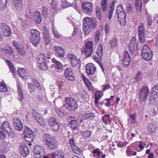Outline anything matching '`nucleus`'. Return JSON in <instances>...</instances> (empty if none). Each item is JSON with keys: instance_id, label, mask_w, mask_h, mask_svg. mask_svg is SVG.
Returning a JSON list of instances; mask_svg holds the SVG:
<instances>
[{"instance_id": "f257e3e1", "label": "nucleus", "mask_w": 158, "mask_h": 158, "mask_svg": "<svg viewBox=\"0 0 158 158\" xmlns=\"http://www.w3.org/2000/svg\"><path fill=\"white\" fill-rule=\"evenodd\" d=\"M83 30L84 34L88 35L97 26V22L95 19L86 17L83 19Z\"/></svg>"}, {"instance_id": "f03ea898", "label": "nucleus", "mask_w": 158, "mask_h": 158, "mask_svg": "<svg viewBox=\"0 0 158 158\" xmlns=\"http://www.w3.org/2000/svg\"><path fill=\"white\" fill-rule=\"evenodd\" d=\"M43 139L45 145L48 149L53 150L57 147V143L56 140L49 134H44L43 136Z\"/></svg>"}, {"instance_id": "7ed1b4c3", "label": "nucleus", "mask_w": 158, "mask_h": 158, "mask_svg": "<svg viewBox=\"0 0 158 158\" xmlns=\"http://www.w3.org/2000/svg\"><path fill=\"white\" fill-rule=\"evenodd\" d=\"M65 103H64L63 106L70 112H73L78 108V104L77 101L72 98L67 97L65 98Z\"/></svg>"}, {"instance_id": "20e7f679", "label": "nucleus", "mask_w": 158, "mask_h": 158, "mask_svg": "<svg viewBox=\"0 0 158 158\" xmlns=\"http://www.w3.org/2000/svg\"><path fill=\"white\" fill-rule=\"evenodd\" d=\"M40 33L37 30L33 29L31 30L30 34V40L31 43L35 46L39 43L41 39Z\"/></svg>"}, {"instance_id": "39448f33", "label": "nucleus", "mask_w": 158, "mask_h": 158, "mask_svg": "<svg viewBox=\"0 0 158 158\" xmlns=\"http://www.w3.org/2000/svg\"><path fill=\"white\" fill-rule=\"evenodd\" d=\"M47 121L52 131L55 132H57L59 131L60 125L55 118L51 117L48 119Z\"/></svg>"}, {"instance_id": "423d86ee", "label": "nucleus", "mask_w": 158, "mask_h": 158, "mask_svg": "<svg viewBox=\"0 0 158 158\" xmlns=\"http://www.w3.org/2000/svg\"><path fill=\"white\" fill-rule=\"evenodd\" d=\"M37 59V62L41 69L42 70H47L48 69L47 62L44 54H42L40 55Z\"/></svg>"}, {"instance_id": "0eeeda50", "label": "nucleus", "mask_w": 158, "mask_h": 158, "mask_svg": "<svg viewBox=\"0 0 158 158\" xmlns=\"http://www.w3.org/2000/svg\"><path fill=\"white\" fill-rule=\"evenodd\" d=\"M81 7L83 12L85 14L90 15L93 12L92 5L88 2H85L82 3Z\"/></svg>"}, {"instance_id": "6e6552de", "label": "nucleus", "mask_w": 158, "mask_h": 158, "mask_svg": "<svg viewBox=\"0 0 158 158\" xmlns=\"http://www.w3.org/2000/svg\"><path fill=\"white\" fill-rule=\"evenodd\" d=\"M2 126L7 133L8 136L10 138H14V132L10 127V125L7 121L3 122L2 123Z\"/></svg>"}, {"instance_id": "1a4fd4ad", "label": "nucleus", "mask_w": 158, "mask_h": 158, "mask_svg": "<svg viewBox=\"0 0 158 158\" xmlns=\"http://www.w3.org/2000/svg\"><path fill=\"white\" fill-rule=\"evenodd\" d=\"M149 93L148 87L146 86L143 87L140 91L139 98L142 101H146Z\"/></svg>"}, {"instance_id": "9d476101", "label": "nucleus", "mask_w": 158, "mask_h": 158, "mask_svg": "<svg viewBox=\"0 0 158 158\" xmlns=\"http://www.w3.org/2000/svg\"><path fill=\"white\" fill-rule=\"evenodd\" d=\"M33 152L35 158H40L44 155V149L41 148L40 146L36 145L34 148Z\"/></svg>"}, {"instance_id": "9b49d317", "label": "nucleus", "mask_w": 158, "mask_h": 158, "mask_svg": "<svg viewBox=\"0 0 158 158\" xmlns=\"http://www.w3.org/2000/svg\"><path fill=\"white\" fill-rule=\"evenodd\" d=\"M12 124L15 130L18 131L22 130L23 128V123L20 119L17 118H12Z\"/></svg>"}, {"instance_id": "f8f14e48", "label": "nucleus", "mask_w": 158, "mask_h": 158, "mask_svg": "<svg viewBox=\"0 0 158 158\" xmlns=\"http://www.w3.org/2000/svg\"><path fill=\"white\" fill-rule=\"evenodd\" d=\"M19 149L21 155L26 157L29 154V150L27 146L23 142L19 143Z\"/></svg>"}, {"instance_id": "ddd939ff", "label": "nucleus", "mask_w": 158, "mask_h": 158, "mask_svg": "<svg viewBox=\"0 0 158 158\" xmlns=\"http://www.w3.org/2000/svg\"><path fill=\"white\" fill-rule=\"evenodd\" d=\"M3 35L6 37H9L11 33V28L5 23H2L1 26Z\"/></svg>"}, {"instance_id": "4468645a", "label": "nucleus", "mask_w": 158, "mask_h": 158, "mask_svg": "<svg viewBox=\"0 0 158 158\" xmlns=\"http://www.w3.org/2000/svg\"><path fill=\"white\" fill-rule=\"evenodd\" d=\"M34 133L33 131L27 132H26V133L24 134V138L26 141L30 143L28 144L29 146L31 145V143L34 140Z\"/></svg>"}, {"instance_id": "2eb2a0df", "label": "nucleus", "mask_w": 158, "mask_h": 158, "mask_svg": "<svg viewBox=\"0 0 158 158\" xmlns=\"http://www.w3.org/2000/svg\"><path fill=\"white\" fill-rule=\"evenodd\" d=\"M33 117L34 119L41 126L44 125L43 118L40 114L37 113L36 111L35 110H33L32 111Z\"/></svg>"}, {"instance_id": "dca6fc26", "label": "nucleus", "mask_w": 158, "mask_h": 158, "mask_svg": "<svg viewBox=\"0 0 158 158\" xmlns=\"http://www.w3.org/2000/svg\"><path fill=\"white\" fill-rule=\"evenodd\" d=\"M131 59L128 52L126 51L124 52L123 64L124 67H128L130 62Z\"/></svg>"}, {"instance_id": "f3484780", "label": "nucleus", "mask_w": 158, "mask_h": 158, "mask_svg": "<svg viewBox=\"0 0 158 158\" xmlns=\"http://www.w3.org/2000/svg\"><path fill=\"white\" fill-rule=\"evenodd\" d=\"M64 75L69 80L73 81L75 80L72 70L69 68H67L65 70Z\"/></svg>"}, {"instance_id": "a211bd4d", "label": "nucleus", "mask_w": 158, "mask_h": 158, "mask_svg": "<svg viewBox=\"0 0 158 158\" xmlns=\"http://www.w3.org/2000/svg\"><path fill=\"white\" fill-rule=\"evenodd\" d=\"M96 71V68L92 64H87L86 67V72L87 75H93Z\"/></svg>"}, {"instance_id": "6ab92c4d", "label": "nucleus", "mask_w": 158, "mask_h": 158, "mask_svg": "<svg viewBox=\"0 0 158 158\" xmlns=\"http://www.w3.org/2000/svg\"><path fill=\"white\" fill-rule=\"evenodd\" d=\"M23 0H12V2L15 9L17 10H21L23 7L22 2Z\"/></svg>"}, {"instance_id": "aec40b11", "label": "nucleus", "mask_w": 158, "mask_h": 158, "mask_svg": "<svg viewBox=\"0 0 158 158\" xmlns=\"http://www.w3.org/2000/svg\"><path fill=\"white\" fill-rule=\"evenodd\" d=\"M68 59L71 61L73 67L76 66L78 62L77 57L75 55L71 54H69L68 55Z\"/></svg>"}, {"instance_id": "412c9836", "label": "nucleus", "mask_w": 158, "mask_h": 158, "mask_svg": "<svg viewBox=\"0 0 158 158\" xmlns=\"http://www.w3.org/2000/svg\"><path fill=\"white\" fill-rule=\"evenodd\" d=\"M136 39L134 37H133L130 43L128 48L130 53L131 55L133 54L134 52L135 48Z\"/></svg>"}, {"instance_id": "4be33fe9", "label": "nucleus", "mask_w": 158, "mask_h": 158, "mask_svg": "<svg viewBox=\"0 0 158 158\" xmlns=\"http://www.w3.org/2000/svg\"><path fill=\"white\" fill-rule=\"evenodd\" d=\"M52 158H64V152L60 150H57L53 152L52 155Z\"/></svg>"}, {"instance_id": "5701e85b", "label": "nucleus", "mask_w": 158, "mask_h": 158, "mask_svg": "<svg viewBox=\"0 0 158 158\" xmlns=\"http://www.w3.org/2000/svg\"><path fill=\"white\" fill-rule=\"evenodd\" d=\"M33 18L37 24L40 23L42 20L41 15L39 12L35 11L33 15Z\"/></svg>"}, {"instance_id": "b1692460", "label": "nucleus", "mask_w": 158, "mask_h": 158, "mask_svg": "<svg viewBox=\"0 0 158 158\" xmlns=\"http://www.w3.org/2000/svg\"><path fill=\"white\" fill-rule=\"evenodd\" d=\"M54 49L57 53L58 56L64 57V51L60 46H55Z\"/></svg>"}, {"instance_id": "393cba45", "label": "nucleus", "mask_w": 158, "mask_h": 158, "mask_svg": "<svg viewBox=\"0 0 158 158\" xmlns=\"http://www.w3.org/2000/svg\"><path fill=\"white\" fill-rule=\"evenodd\" d=\"M148 130L150 133H154L155 131L156 123L154 122L149 123L147 125Z\"/></svg>"}, {"instance_id": "a878e982", "label": "nucleus", "mask_w": 158, "mask_h": 158, "mask_svg": "<svg viewBox=\"0 0 158 158\" xmlns=\"http://www.w3.org/2000/svg\"><path fill=\"white\" fill-rule=\"evenodd\" d=\"M116 14H117V16H119L120 15L123 16L126 15L125 11L122 6L119 5L118 6L116 10Z\"/></svg>"}, {"instance_id": "bb28decb", "label": "nucleus", "mask_w": 158, "mask_h": 158, "mask_svg": "<svg viewBox=\"0 0 158 158\" xmlns=\"http://www.w3.org/2000/svg\"><path fill=\"white\" fill-rule=\"evenodd\" d=\"M141 56L142 58L146 61H149L151 60L152 56V52H151L148 53H142Z\"/></svg>"}, {"instance_id": "cd10ccee", "label": "nucleus", "mask_w": 158, "mask_h": 158, "mask_svg": "<svg viewBox=\"0 0 158 158\" xmlns=\"http://www.w3.org/2000/svg\"><path fill=\"white\" fill-rule=\"evenodd\" d=\"M69 125L70 127L74 130H77L79 128V123L77 120L70 121Z\"/></svg>"}, {"instance_id": "c85d7f7f", "label": "nucleus", "mask_w": 158, "mask_h": 158, "mask_svg": "<svg viewBox=\"0 0 158 158\" xmlns=\"http://www.w3.org/2000/svg\"><path fill=\"white\" fill-rule=\"evenodd\" d=\"M102 49L103 48L102 44H100L98 47L97 51L96 52V54L99 57V59L101 60H102Z\"/></svg>"}, {"instance_id": "c756f323", "label": "nucleus", "mask_w": 158, "mask_h": 158, "mask_svg": "<svg viewBox=\"0 0 158 158\" xmlns=\"http://www.w3.org/2000/svg\"><path fill=\"white\" fill-rule=\"evenodd\" d=\"M118 18V20L119 22L120 23V24L122 25L123 26L126 24V15H125V16H117Z\"/></svg>"}, {"instance_id": "7c9ffc66", "label": "nucleus", "mask_w": 158, "mask_h": 158, "mask_svg": "<svg viewBox=\"0 0 158 158\" xmlns=\"http://www.w3.org/2000/svg\"><path fill=\"white\" fill-rule=\"evenodd\" d=\"M7 0H0V10H4L6 8Z\"/></svg>"}, {"instance_id": "2f4dec72", "label": "nucleus", "mask_w": 158, "mask_h": 158, "mask_svg": "<svg viewBox=\"0 0 158 158\" xmlns=\"http://www.w3.org/2000/svg\"><path fill=\"white\" fill-rule=\"evenodd\" d=\"M101 35V34L100 30H97L95 33L94 39V41L96 44H97L100 40Z\"/></svg>"}, {"instance_id": "473e14b6", "label": "nucleus", "mask_w": 158, "mask_h": 158, "mask_svg": "<svg viewBox=\"0 0 158 158\" xmlns=\"http://www.w3.org/2000/svg\"><path fill=\"white\" fill-rule=\"evenodd\" d=\"M17 87L18 92L19 95V96L18 97V99L20 101H21L24 99L23 95L20 87V85H17Z\"/></svg>"}, {"instance_id": "72a5a7b5", "label": "nucleus", "mask_w": 158, "mask_h": 158, "mask_svg": "<svg viewBox=\"0 0 158 158\" xmlns=\"http://www.w3.org/2000/svg\"><path fill=\"white\" fill-rule=\"evenodd\" d=\"M110 117L108 115H105L102 118V121L105 124H107L111 122V120H110Z\"/></svg>"}, {"instance_id": "f704fd0d", "label": "nucleus", "mask_w": 158, "mask_h": 158, "mask_svg": "<svg viewBox=\"0 0 158 158\" xmlns=\"http://www.w3.org/2000/svg\"><path fill=\"white\" fill-rule=\"evenodd\" d=\"M142 0H136L135 2V6L136 10L140 11L142 9Z\"/></svg>"}, {"instance_id": "c9c22d12", "label": "nucleus", "mask_w": 158, "mask_h": 158, "mask_svg": "<svg viewBox=\"0 0 158 158\" xmlns=\"http://www.w3.org/2000/svg\"><path fill=\"white\" fill-rule=\"evenodd\" d=\"M16 50L19 53L23 56H25L26 53L25 50H24V47L22 45H20Z\"/></svg>"}, {"instance_id": "e433bc0d", "label": "nucleus", "mask_w": 158, "mask_h": 158, "mask_svg": "<svg viewBox=\"0 0 158 158\" xmlns=\"http://www.w3.org/2000/svg\"><path fill=\"white\" fill-rule=\"evenodd\" d=\"M158 98V95H150L149 97V104H152L155 102L156 99Z\"/></svg>"}, {"instance_id": "4c0bfd02", "label": "nucleus", "mask_w": 158, "mask_h": 158, "mask_svg": "<svg viewBox=\"0 0 158 158\" xmlns=\"http://www.w3.org/2000/svg\"><path fill=\"white\" fill-rule=\"evenodd\" d=\"M150 94L155 95H158V85H155L153 86L151 90Z\"/></svg>"}, {"instance_id": "58836bf2", "label": "nucleus", "mask_w": 158, "mask_h": 158, "mask_svg": "<svg viewBox=\"0 0 158 158\" xmlns=\"http://www.w3.org/2000/svg\"><path fill=\"white\" fill-rule=\"evenodd\" d=\"M95 10L97 18L100 21L101 20L102 16L101 15V10L99 6L97 7L96 8Z\"/></svg>"}, {"instance_id": "ea45409f", "label": "nucleus", "mask_w": 158, "mask_h": 158, "mask_svg": "<svg viewBox=\"0 0 158 158\" xmlns=\"http://www.w3.org/2000/svg\"><path fill=\"white\" fill-rule=\"evenodd\" d=\"M145 32L144 24L141 22L139 26L138 34L145 33Z\"/></svg>"}, {"instance_id": "a19ab883", "label": "nucleus", "mask_w": 158, "mask_h": 158, "mask_svg": "<svg viewBox=\"0 0 158 158\" xmlns=\"http://www.w3.org/2000/svg\"><path fill=\"white\" fill-rule=\"evenodd\" d=\"M18 73L19 76L23 78L25 76L26 74V70L24 68L18 69Z\"/></svg>"}, {"instance_id": "79ce46f5", "label": "nucleus", "mask_w": 158, "mask_h": 158, "mask_svg": "<svg viewBox=\"0 0 158 158\" xmlns=\"http://www.w3.org/2000/svg\"><path fill=\"white\" fill-rule=\"evenodd\" d=\"M92 134L91 131L89 130H86L83 131L82 132V136L84 138H88L90 137Z\"/></svg>"}, {"instance_id": "37998d69", "label": "nucleus", "mask_w": 158, "mask_h": 158, "mask_svg": "<svg viewBox=\"0 0 158 158\" xmlns=\"http://www.w3.org/2000/svg\"><path fill=\"white\" fill-rule=\"evenodd\" d=\"M138 34L140 42L143 43L146 41V35L145 33Z\"/></svg>"}, {"instance_id": "c03bdc74", "label": "nucleus", "mask_w": 158, "mask_h": 158, "mask_svg": "<svg viewBox=\"0 0 158 158\" xmlns=\"http://www.w3.org/2000/svg\"><path fill=\"white\" fill-rule=\"evenodd\" d=\"M100 150L99 149L97 148L94 150L93 151V153L95 154L97 158H100L101 156L103 154L102 152L100 151Z\"/></svg>"}, {"instance_id": "a18cd8bd", "label": "nucleus", "mask_w": 158, "mask_h": 158, "mask_svg": "<svg viewBox=\"0 0 158 158\" xmlns=\"http://www.w3.org/2000/svg\"><path fill=\"white\" fill-rule=\"evenodd\" d=\"M7 88L6 87V84L5 83L0 82V91L5 92L7 91Z\"/></svg>"}, {"instance_id": "49530a36", "label": "nucleus", "mask_w": 158, "mask_h": 158, "mask_svg": "<svg viewBox=\"0 0 158 158\" xmlns=\"http://www.w3.org/2000/svg\"><path fill=\"white\" fill-rule=\"evenodd\" d=\"M95 115L91 113H87L83 114L82 116V118L83 120L88 119L89 117H95Z\"/></svg>"}, {"instance_id": "de8ad7c7", "label": "nucleus", "mask_w": 158, "mask_h": 158, "mask_svg": "<svg viewBox=\"0 0 158 158\" xmlns=\"http://www.w3.org/2000/svg\"><path fill=\"white\" fill-rule=\"evenodd\" d=\"M84 53L85 55V56L86 57H89L92 54L93 52V49H91V50L88 49H86L84 48Z\"/></svg>"}, {"instance_id": "09e8293b", "label": "nucleus", "mask_w": 158, "mask_h": 158, "mask_svg": "<svg viewBox=\"0 0 158 158\" xmlns=\"http://www.w3.org/2000/svg\"><path fill=\"white\" fill-rule=\"evenodd\" d=\"M31 80L35 84V86L39 90H41V88L40 86V83L36 78L33 77L31 78Z\"/></svg>"}, {"instance_id": "8fccbe9b", "label": "nucleus", "mask_w": 158, "mask_h": 158, "mask_svg": "<svg viewBox=\"0 0 158 158\" xmlns=\"http://www.w3.org/2000/svg\"><path fill=\"white\" fill-rule=\"evenodd\" d=\"M152 52V51L149 48L148 46L145 44L143 47V49L142 51V53H148V52Z\"/></svg>"}, {"instance_id": "3c124183", "label": "nucleus", "mask_w": 158, "mask_h": 158, "mask_svg": "<svg viewBox=\"0 0 158 158\" xmlns=\"http://www.w3.org/2000/svg\"><path fill=\"white\" fill-rule=\"evenodd\" d=\"M142 79V76L141 74V72L138 71L136 74L135 77V80L136 81V82L140 81Z\"/></svg>"}, {"instance_id": "603ef678", "label": "nucleus", "mask_w": 158, "mask_h": 158, "mask_svg": "<svg viewBox=\"0 0 158 158\" xmlns=\"http://www.w3.org/2000/svg\"><path fill=\"white\" fill-rule=\"evenodd\" d=\"M117 40L116 38H114L110 41V44L111 48L115 47L117 45Z\"/></svg>"}, {"instance_id": "864d4df0", "label": "nucleus", "mask_w": 158, "mask_h": 158, "mask_svg": "<svg viewBox=\"0 0 158 158\" xmlns=\"http://www.w3.org/2000/svg\"><path fill=\"white\" fill-rule=\"evenodd\" d=\"M3 51L6 53L10 54V55L13 54V49L10 47H8L5 48L3 50Z\"/></svg>"}, {"instance_id": "5fc2aeb1", "label": "nucleus", "mask_w": 158, "mask_h": 158, "mask_svg": "<svg viewBox=\"0 0 158 158\" xmlns=\"http://www.w3.org/2000/svg\"><path fill=\"white\" fill-rule=\"evenodd\" d=\"M147 23L148 26H150L152 24V16L149 14L147 15Z\"/></svg>"}, {"instance_id": "6e6d98bb", "label": "nucleus", "mask_w": 158, "mask_h": 158, "mask_svg": "<svg viewBox=\"0 0 158 158\" xmlns=\"http://www.w3.org/2000/svg\"><path fill=\"white\" fill-rule=\"evenodd\" d=\"M0 138L2 140H4L6 138V135L3 129L0 127Z\"/></svg>"}, {"instance_id": "4d7b16f0", "label": "nucleus", "mask_w": 158, "mask_h": 158, "mask_svg": "<svg viewBox=\"0 0 158 158\" xmlns=\"http://www.w3.org/2000/svg\"><path fill=\"white\" fill-rule=\"evenodd\" d=\"M85 48L88 49L91 51L93 49V43L91 41H89L85 44Z\"/></svg>"}, {"instance_id": "13d9d810", "label": "nucleus", "mask_w": 158, "mask_h": 158, "mask_svg": "<svg viewBox=\"0 0 158 158\" xmlns=\"http://www.w3.org/2000/svg\"><path fill=\"white\" fill-rule=\"evenodd\" d=\"M102 93L99 91L96 92L95 94V99L99 100L102 97Z\"/></svg>"}, {"instance_id": "bf43d9fd", "label": "nucleus", "mask_w": 158, "mask_h": 158, "mask_svg": "<svg viewBox=\"0 0 158 158\" xmlns=\"http://www.w3.org/2000/svg\"><path fill=\"white\" fill-rule=\"evenodd\" d=\"M56 111L57 113V115L60 117H63L64 116V113L59 109H56Z\"/></svg>"}, {"instance_id": "052dcab7", "label": "nucleus", "mask_w": 158, "mask_h": 158, "mask_svg": "<svg viewBox=\"0 0 158 158\" xmlns=\"http://www.w3.org/2000/svg\"><path fill=\"white\" fill-rule=\"evenodd\" d=\"M50 36L44 37V42L46 45L48 44L50 42Z\"/></svg>"}, {"instance_id": "680f3d73", "label": "nucleus", "mask_w": 158, "mask_h": 158, "mask_svg": "<svg viewBox=\"0 0 158 158\" xmlns=\"http://www.w3.org/2000/svg\"><path fill=\"white\" fill-rule=\"evenodd\" d=\"M51 8L53 9H55L57 7L56 2L54 0H52L51 1Z\"/></svg>"}, {"instance_id": "e2e57ef3", "label": "nucleus", "mask_w": 158, "mask_h": 158, "mask_svg": "<svg viewBox=\"0 0 158 158\" xmlns=\"http://www.w3.org/2000/svg\"><path fill=\"white\" fill-rule=\"evenodd\" d=\"M129 116L131 118V122L134 123L135 122V116L133 114H130Z\"/></svg>"}, {"instance_id": "0e129e2a", "label": "nucleus", "mask_w": 158, "mask_h": 158, "mask_svg": "<svg viewBox=\"0 0 158 158\" xmlns=\"http://www.w3.org/2000/svg\"><path fill=\"white\" fill-rule=\"evenodd\" d=\"M63 7L64 8H67L70 6V4L67 1H64L62 3Z\"/></svg>"}, {"instance_id": "69168bd1", "label": "nucleus", "mask_w": 158, "mask_h": 158, "mask_svg": "<svg viewBox=\"0 0 158 158\" xmlns=\"http://www.w3.org/2000/svg\"><path fill=\"white\" fill-rule=\"evenodd\" d=\"M56 67V69H61L62 67V65L60 62H57V63L55 64Z\"/></svg>"}, {"instance_id": "338daca9", "label": "nucleus", "mask_w": 158, "mask_h": 158, "mask_svg": "<svg viewBox=\"0 0 158 158\" xmlns=\"http://www.w3.org/2000/svg\"><path fill=\"white\" fill-rule=\"evenodd\" d=\"M75 152L78 154L80 155L82 152V151L78 148L75 147V148H74Z\"/></svg>"}, {"instance_id": "774afa93", "label": "nucleus", "mask_w": 158, "mask_h": 158, "mask_svg": "<svg viewBox=\"0 0 158 158\" xmlns=\"http://www.w3.org/2000/svg\"><path fill=\"white\" fill-rule=\"evenodd\" d=\"M43 14L44 16L47 15V8L46 7H43L42 9Z\"/></svg>"}]
</instances>
